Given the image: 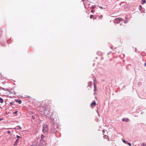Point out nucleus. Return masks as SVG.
<instances>
[{"label": "nucleus", "mask_w": 146, "mask_h": 146, "mask_svg": "<svg viewBox=\"0 0 146 146\" xmlns=\"http://www.w3.org/2000/svg\"><path fill=\"white\" fill-rule=\"evenodd\" d=\"M50 111V110H48L46 108H44V109L43 110H41L40 111L41 112H43L44 113V114L45 115H49V114H50V113H49Z\"/></svg>", "instance_id": "nucleus-1"}, {"label": "nucleus", "mask_w": 146, "mask_h": 146, "mask_svg": "<svg viewBox=\"0 0 146 146\" xmlns=\"http://www.w3.org/2000/svg\"><path fill=\"white\" fill-rule=\"evenodd\" d=\"M117 23H120V21H121L122 20V18H118L115 19Z\"/></svg>", "instance_id": "nucleus-2"}, {"label": "nucleus", "mask_w": 146, "mask_h": 146, "mask_svg": "<svg viewBox=\"0 0 146 146\" xmlns=\"http://www.w3.org/2000/svg\"><path fill=\"white\" fill-rule=\"evenodd\" d=\"M42 128L48 130V125L46 124H44L42 127Z\"/></svg>", "instance_id": "nucleus-3"}, {"label": "nucleus", "mask_w": 146, "mask_h": 146, "mask_svg": "<svg viewBox=\"0 0 146 146\" xmlns=\"http://www.w3.org/2000/svg\"><path fill=\"white\" fill-rule=\"evenodd\" d=\"M19 139H17L15 141V143L13 145L14 146H16L17 145V143L18 142V140Z\"/></svg>", "instance_id": "nucleus-4"}, {"label": "nucleus", "mask_w": 146, "mask_h": 146, "mask_svg": "<svg viewBox=\"0 0 146 146\" xmlns=\"http://www.w3.org/2000/svg\"><path fill=\"white\" fill-rule=\"evenodd\" d=\"M88 85L87 86V87H91V86L92 85V82L91 81L89 82L88 83Z\"/></svg>", "instance_id": "nucleus-5"}, {"label": "nucleus", "mask_w": 146, "mask_h": 146, "mask_svg": "<svg viewBox=\"0 0 146 146\" xmlns=\"http://www.w3.org/2000/svg\"><path fill=\"white\" fill-rule=\"evenodd\" d=\"M15 100L17 102H18L20 104L22 102L20 99H17Z\"/></svg>", "instance_id": "nucleus-6"}, {"label": "nucleus", "mask_w": 146, "mask_h": 146, "mask_svg": "<svg viewBox=\"0 0 146 146\" xmlns=\"http://www.w3.org/2000/svg\"><path fill=\"white\" fill-rule=\"evenodd\" d=\"M122 121H126L127 122H128L129 121V119H125L124 118H123L122 119Z\"/></svg>", "instance_id": "nucleus-7"}, {"label": "nucleus", "mask_w": 146, "mask_h": 146, "mask_svg": "<svg viewBox=\"0 0 146 146\" xmlns=\"http://www.w3.org/2000/svg\"><path fill=\"white\" fill-rule=\"evenodd\" d=\"M96 104V102L95 101H93V102L91 104V106H94Z\"/></svg>", "instance_id": "nucleus-8"}, {"label": "nucleus", "mask_w": 146, "mask_h": 146, "mask_svg": "<svg viewBox=\"0 0 146 146\" xmlns=\"http://www.w3.org/2000/svg\"><path fill=\"white\" fill-rule=\"evenodd\" d=\"M48 130L42 128V131L43 133H45V132H46Z\"/></svg>", "instance_id": "nucleus-9"}, {"label": "nucleus", "mask_w": 146, "mask_h": 146, "mask_svg": "<svg viewBox=\"0 0 146 146\" xmlns=\"http://www.w3.org/2000/svg\"><path fill=\"white\" fill-rule=\"evenodd\" d=\"M94 91H96V84L95 83V82H94Z\"/></svg>", "instance_id": "nucleus-10"}, {"label": "nucleus", "mask_w": 146, "mask_h": 146, "mask_svg": "<svg viewBox=\"0 0 146 146\" xmlns=\"http://www.w3.org/2000/svg\"><path fill=\"white\" fill-rule=\"evenodd\" d=\"M4 102L3 100V99L0 98V102L1 103H3Z\"/></svg>", "instance_id": "nucleus-11"}, {"label": "nucleus", "mask_w": 146, "mask_h": 146, "mask_svg": "<svg viewBox=\"0 0 146 146\" xmlns=\"http://www.w3.org/2000/svg\"><path fill=\"white\" fill-rule=\"evenodd\" d=\"M44 137V136L43 135H42L41 136V141H42L43 140Z\"/></svg>", "instance_id": "nucleus-12"}, {"label": "nucleus", "mask_w": 146, "mask_h": 146, "mask_svg": "<svg viewBox=\"0 0 146 146\" xmlns=\"http://www.w3.org/2000/svg\"><path fill=\"white\" fill-rule=\"evenodd\" d=\"M18 128V129L21 130L22 129V128L19 125H18L16 126Z\"/></svg>", "instance_id": "nucleus-13"}, {"label": "nucleus", "mask_w": 146, "mask_h": 146, "mask_svg": "<svg viewBox=\"0 0 146 146\" xmlns=\"http://www.w3.org/2000/svg\"><path fill=\"white\" fill-rule=\"evenodd\" d=\"M122 141L123 143L126 144H127V141L124 139H122Z\"/></svg>", "instance_id": "nucleus-14"}, {"label": "nucleus", "mask_w": 146, "mask_h": 146, "mask_svg": "<svg viewBox=\"0 0 146 146\" xmlns=\"http://www.w3.org/2000/svg\"><path fill=\"white\" fill-rule=\"evenodd\" d=\"M14 101H12L10 103V104L11 105H12L14 104Z\"/></svg>", "instance_id": "nucleus-15"}, {"label": "nucleus", "mask_w": 146, "mask_h": 146, "mask_svg": "<svg viewBox=\"0 0 146 146\" xmlns=\"http://www.w3.org/2000/svg\"><path fill=\"white\" fill-rule=\"evenodd\" d=\"M127 144L129 146H131V144L130 143L127 142Z\"/></svg>", "instance_id": "nucleus-16"}, {"label": "nucleus", "mask_w": 146, "mask_h": 146, "mask_svg": "<svg viewBox=\"0 0 146 146\" xmlns=\"http://www.w3.org/2000/svg\"><path fill=\"white\" fill-rule=\"evenodd\" d=\"M142 1L143 2V4L145 3L146 2L145 0H142Z\"/></svg>", "instance_id": "nucleus-17"}, {"label": "nucleus", "mask_w": 146, "mask_h": 146, "mask_svg": "<svg viewBox=\"0 0 146 146\" xmlns=\"http://www.w3.org/2000/svg\"><path fill=\"white\" fill-rule=\"evenodd\" d=\"M142 146H146V144L144 143H142Z\"/></svg>", "instance_id": "nucleus-18"}, {"label": "nucleus", "mask_w": 146, "mask_h": 146, "mask_svg": "<svg viewBox=\"0 0 146 146\" xmlns=\"http://www.w3.org/2000/svg\"><path fill=\"white\" fill-rule=\"evenodd\" d=\"M93 16H93V15H90V18L91 19H92V18H93Z\"/></svg>", "instance_id": "nucleus-19"}, {"label": "nucleus", "mask_w": 146, "mask_h": 146, "mask_svg": "<svg viewBox=\"0 0 146 146\" xmlns=\"http://www.w3.org/2000/svg\"><path fill=\"white\" fill-rule=\"evenodd\" d=\"M103 17V16L102 15H101L99 17V18H100V19H102Z\"/></svg>", "instance_id": "nucleus-20"}, {"label": "nucleus", "mask_w": 146, "mask_h": 146, "mask_svg": "<svg viewBox=\"0 0 146 146\" xmlns=\"http://www.w3.org/2000/svg\"><path fill=\"white\" fill-rule=\"evenodd\" d=\"M95 7L94 6H92V9H94L95 8Z\"/></svg>", "instance_id": "nucleus-21"}, {"label": "nucleus", "mask_w": 146, "mask_h": 146, "mask_svg": "<svg viewBox=\"0 0 146 146\" xmlns=\"http://www.w3.org/2000/svg\"><path fill=\"white\" fill-rule=\"evenodd\" d=\"M17 138H21V136H19V135H17Z\"/></svg>", "instance_id": "nucleus-22"}, {"label": "nucleus", "mask_w": 146, "mask_h": 146, "mask_svg": "<svg viewBox=\"0 0 146 146\" xmlns=\"http://www.w3.org/2000/svg\"><path fill=\"white\" fill-rule=\"evenodd\" d=\"M128 22V21L127 20H125L124 21V23H127Z\"/></svg>", "instance_id": "nucleus-23"}, {"label": "nucleus", "mask_w": 146, "mask_h": 146, "mask_svg": "<svg viewBox=\"0 0 146 146\" xmlns=\"http://www.w3.org/2000/svg\"><path fill=\"white\" fill-rule=\"evenodd\" d=\"M0 89H2L4 90H5V89H4V88H2L1 87H0Z\"/></svg>", "instance_id": "nucleus-24"}, {"label": "nucleus", "mask_w": 146, "mask_h": 146, "mask_svg": "<svg viewBox=\"0 0 146 146\" xmlns=\"http://www.w3.org/2000/svg\"><path fill=\"white\" fill-rule=\"evenodd\" d=\"M11 133V131H7V133L8 134H9Z\"/></svg>", "instance_id": "nucleus-25"}, {"label": "nucleus", "mask_w": 146, "mask_h": 146, "mask_svg": "<svg viewBox=\"0 0 146 146\" xmlns=\"http://www.w3.org/2000/svg\"><path fill=\"white\" fill-rule=\"evenodd\" d=\"M3 118H1V119H0V121L2 120H3Z\"/></svg>", "instance_id": "nucleus-26"}, {"label": "nucleus", "mask_w": 146, "mask_h": 146, "mask_svg": "<svg viewBox=\"0 0 146 146\" xmlns=\"http://www.w3.org/2000/svg\"><path fill=\"white\" fill-rule=\"evenodd\" d=\"M91 12L92 13H93L94 12V11L93 10H92L91 11Z\"/></svg>", "instance_id": "nucleus-27"}, {"label": "nucleus", "mask_w": 146, "mask_h": 146, "mask_svg": "<svg viewBox=\"0 0 146 146\" xmlns=\"http://www.w3.org/2000/svg\"><path fill=\"white\" fill-rule=\"evenodd\" d=\"M32 118L33 119H35V117H34V116H32Z\"/></svg>", "instance_id": "nucleus-28"}, {"label": "nucleus", "mask_w": 146, "mask_h": 146, "mask_svg": "<svg viewBox=\"0 0 146 146\" xmlns=\"http://www.w3.org/2000/svg\"><path fill=\"white\" fill-rule=\"evenodd\" d=\"M144 66L146 67V62H145V63H144Z\"/></svg>", "instance_id": "nucleus-29"}, {"label": "nucleus", "mask_w": 146, "mask_h": 146, "mask_svg": "<svg viewBox=\"0 0 146 146\" xmlns=\"http://www.w3.org/2000/svg\"><path fill=\"white\" fill-rule=\"evenodd\" d=\"M100 8L102 9H103V8L102 7H100Z\"/></svg>", "instance_id": "nucleus-30"}, {"label": "nucleus", "mask_w": 146, "mask_h": 146, "mask_svg": "<svg viewBox=\"0 0 146 146\" xmlns=\"http://www.w3.org/2000/svg\"><path fill=\"white\" fill-rule=\"evenodd\" d=\"M17 111H15L14 112V113L15 114H16L17 113Z\"/></svg>", "instance_id": "nucleus-31"}, {"label": "nucleus", "mask_w": 146, "mask_h": 146, "mask_svg": "<svg viewBox=\"0 0 146 146\" xmlns=\"http://www.w3.org/2000/svg\"><path fill=\"white\" fill-rule=\"evenodd\" d=\"M8 89H5V90L6 91H8Z\"/></svg>", "instance_id": "nucleus-32"}, {"label": "nucleus", "mask_w": 146, "mask_h": 146, "mask_svg": "<svg viewBox=\"0 0 146 146\" xmlns=\"http://www.w3.org/2000/svg\"><path fill=\"white\" fill-rule=\"evenodd\" d=\"M14 129H17V130H18V128H17L16 127H15V128H14Z\"/></svg>", "instance_id": "nucleus-33"}, {"label": "nucleus", "mask_w": 146, "mask_h": 146, "mask_svg": "<svg viewBox=\"0 0 146 146\" xmlns=\"http://www.w3.org/2000/svg\"><path fill=\"white\" fill-rule=\"evenodd\" d=\"M127 16H126L125 17V19H127Z\"/></svg>", "instance_id": "nucleus-34"}, {"label": "nucleus", "mask_w": 146, "mask_h": 146, "mask_svg": "<svg viewBox=\"0 0 146 146\" xmlns=\"http://www.w3.org/2000/svg\"><path fill=\"white\" fill-rule=\"evenodd\" d=\"M140 84H141V83H138V84L139 85Z\"/></svg>", "instance_id": "nucleus-35"}, {"label": "nucleus", "mask_w": 146, "mask_h": 146, "mask_svg": "<svg viewBox=\"0 0 146 146\" xmlns=\"http://www.w3.org/2000/svg\"><path fill=\"white\" fill-rule=\"evenodd\" d=\"M96 19V18H95V17L94 18V19Z\"/></svg>", "instance_id": "nucleus-36"}, {"label": "nucleus", "mask_w": 146, "mask_h": 146, "mask_svg": "<svg viewBox=\"0 0 146 146\" xmlns=\"http://www.w3.org/2000/svg\"><path fill=\"white\" fill-rule=\"evenodd\" d=\"M110 48H112V47H110Z\"/></svg>", "instance_id": "nucleus-37"}, {"label": "nucleus", "mask_w": 146, "mask_h": 146, "mask_svg": "<svg viewBox=\"0 0 146 146\" xmlns=\"http://www.w3.org/2000/svg\"><path fill=\"white\" fill-rule=\"evenodd\" d=\"M50 115V117H51V115Z\"/></svg>", "instance_id": "nucleus-38"}, {"label": "nucleus", "mask_w": 146, "mask_h": 146, "mask_svg": "<svg viewBox=\"0 0 146 146\" xmlns=\"http://www.w3.org/2000/svg\"><path fill=\"white\" fill-rule=\"evenodd\" d=\"M30 146H33V145H31Z\"/></svg>", "instance_id": "nucleus-39"}, {"label": "nucleus", "mask_w": 146, "mask_h": 146, "mask_svg": "<svg viewBox=\"0 0 146 146\" xmlns=\"http://www.w3.org/2000/svg\"><path fill=\"white\" fill-rule=\"evenodd\" d=\"M28 97H27V98H28Z\"/></svg>", "instance_id": "nucleus-40"}, {"label": "nucleus", "mask_w": 146, "mask_h": 146, "mask_svg": "<svg viewBox=\"0 0 146 146\" xmlns=\"http://www.w3.org/2000/svg\"><path fill=\"white\" fill-rule=\"evenodd\" d=\"M102 131H103V132H104V130H103Z\"/></svg>", "instance_id": "nucleus-41"}, {"label": "nucleus", "mask_w": 146, "mask_h": 146, "mask_svg": "<svg viewBox=\"0 0 146 146\" xmlns=\"http://www.w3.org/2000/svg\"><path fill=\"white\" fill-rule=\"evenodd\" d=\"M102 131H103V132H104V130H103Z\"/></svg>", "instance_id": "nucleus-42"}, {"label": "nucleus", "mask_w": 146, "mask_h": 146, "mask_svg": "<svg viewBox=\"0 0 146 146\" xmlns=\"http://www.w3.org/2000/svg\"><path fill=\"white\" fill-rule=\"evenodd\" d=\"M83 1H84V0H82Z\"/></svg>", "instance_id": "nucleus-43"}, {"label": "nucleus", "mask_w": 146, "mask_h": 146, "mask_svg": "<svg viewBox=\"0 0 146 146\" xmlns=\"http://www.w3.org/2000/svg\"><path fill=\"white\" fill-rule=\"evenodd\" d=\"M52 116V115H51Z\"/></svg>", "instance_id": "nucleus-44"}]
</instances>
